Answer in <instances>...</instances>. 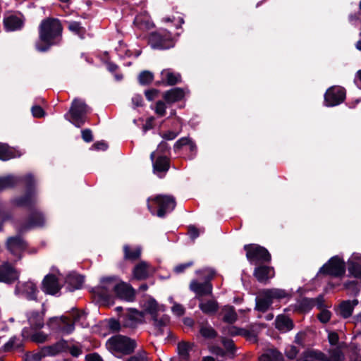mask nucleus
<instances>
[{"mask_svg":"<svg viewBox=\"0 0 361 361\" xmlns=\"http://www.w3.org/2000/svg\"><path fill=\"white\" fill-rule=\"evenodd\" d=\"M63 30L59 19L51 17L43 19L38 27V39L35 43L37 51L46 52L52 46L59 45L62 41Z\"/></svg>","mask_w":361,"mask_h":361,"instance_id":"f257e3e1","label":"nucleus"},{"mask_svg":"<svg viewBox=\"0 0 361 361\" xmlns=\"http://www.w3.org/2000/svg\"><path fill=\"white\" fill-rule=\"evenodd\" d=\"M91 108L84 100L75 98L71 104L69 111L65 114V118L77 128L82 127L87 121V115L91 112Z\"/></svg>","mask_w":361,"mask_h":361,"instance_id":"f03ea898","label":"nucleus"},{"mask_svg":"<svg viewBox=\"0 0 361 361\" xmlns=\"http://www.w3.org/2000/svg\"><path fill=\"white\" fill-rule=\"evenodd\" d=\"M176 204L175 198L169 195H157L147 200L148 209L159 217H164L166 214L173 211Z\"/></svg>","mask_w":361,"mask_h":361,"instance_id":"7ed1b4c3","label":"nucleus"},{"mask_svg":"<svg viewBox=\"0 0 361 361\" xmlns=\"http://www.w3.org/2000/svg\"><path fill=\"white\" fill-rule=\"evenodd\" d=\"M107 349L117 357L132 353L136 346L135 341L130 338L116 335L108 339L106 343Z\"/></svg>","mask_w":361,"mask_h":361,"instance_id":"20e7f679","label":"nucleus"},{"mask_svg":"<svg viewBox=\"0 0 361 361\" xmlns=\"http://www.w3.org/2000/svg\"><path fill=\"white\" fill-rule=\"evenodd\" d=\"M103 288H113L116 296L128 302H133L135 298V290L132 286L125 282L116 283L114 279L108 278L103 281Z\"/></svg>","mask_w":361,"mask_h":361,"instance_id":"39448f33","label":"nucleus"},{"mask_svg":"<svg viewBox=\"0 0 361 361\" xmlns=\"http://www.w3.org/2000/svg\"><path fill=\"white\" fill-rule=\"evenodd\" d=\"M148 42L154 49H167L174 47L175 38L169 31L159 30L149 35Z\"/></svg>","mask_w":361,"mask_h":361,"instance_id":"423d86ee","label":"nucleus"},{"mask_svg":"<svg viewBox=\"0 0 361 361\" xmlns=\"http://www.w3.org/2000/svg\"><path fill=\"white\" fill-rule=\"evenodd\" d=\"M247 260L253 264L268 263L271 259L269 251L257 244H248L244 246Z\"/></svg>","mask_w":361,"mask_h":361,"instance_id":"0eeeda50","label":"nucleus"},{"mask_svg":"<svg viewBox=\"0 0 361 361\" xmlns=\"http://www.w3.org/2000/svg\"><path fill=\"white\" fill-rule=\"evenodd\" d=\"M319 272L334 277H341L345 272V264L341 258L335 256L323 265Z\"/></svg>","mask_w":361,"mask_h":361,"instance_id":"6e6552de","label":"nucleus"},{"mask_svg":"<svg viewBox=\"0 0 361 361\" xmlns=\"http://www.w3.org/2000/svg\"><path fill=\"white\" fill-rule=\"evenodd\" d=\"M345 90L343 87L335 85L329 87L324 94V103L327 106H334L344 102Z\"/></svg>","mask_w":361,"mask_h":361,"instance_id":"1a4fd4ad","label":"nucleus"},{"mask_svg":"<svg viewBox=\"0 0 361 361\" xmlns=\"http://www.w3.org/2000/svg\"><path fill=\"white\" fill-rule=\"evenodd\" d=\"M152 161L153 171L159 177H163L170 168V159L165 155H156L152 152L150 155Z\"/></svg>","mask_w":361,"mask_h":361,"instance_id":"9d476101","label":"nucleus"},{"mask_svg":"<svg viewBox=\"0 0 361 361\" xmlns=\"http://www.w3.org/2000/svg\"><path fill=\"white\" fill-rule=\"evenodd\" d=\"M25 20V17L21 13H11L4 18V25L7 31L19 30L23 27Z\"/></svg>","mask_w":361,"mask_h":361,"instance_id":"9b49d317","label":"nucleus"},{"mask_svg":"<svg viewBox=\"0 0 361 361\" xmlns=\"http://www.w3.org/2000/svg\"><path fill=\"white\" fill-rule=\"evenodd\" d=\"M190 289L194 292L197 298L211 295L212 293L213 286L209 281H204L201 283L197 280H192L190 283Z\"/></svg>","mask_w":361,"mask_h":361,"instance_id":"f8f14e48","label":"nucleus"},{"mask_svg":"<svg viewBox=\"0 0 361 361\" xmlns=\"http://www.w3.org/2000/svg\"><path fill=\"white\" fill-rule=\"evenodd\" d=\"M61 288L58 278L54 274L47 275L42 281V290L50 295L57 293Z\"/></svg>","mask_w":361,"mask_h":361,"instance_id":"ddd939ff","label":"nucleus"},{"mask_svg":"<svg viewBox=\"0 0 361 361\" xmlns=\"http://www.w3.org/2000/svg\"><path fill=\"white\" fill-rule=\"evenodd\" d=\"M44 218L43 214L37 210H35L25 224L20 228V232H23L27 229L33 228L43 226Z\"/></svg>","mask_w":361,"mask_h":361,"instance_id":"4468645a","label":"nucleus"},{"mask_svg":"<svg viewBox=\"0 0 361 361\" xmlns=\"http://www.w3.org/2000/svg\"><path fill=\"white\" fill-rule=\"evenodd\" d=\"M153 271L152 266L147 262L137 263L133 269V277L137 280H144Z\"/></svg>","mask_w":361,"mask_h":361,"instance_id":"2eb2a0df","label":"nucleus"},{"mask_svg":"<svg viewBox=\"0 0 361 361\" xmlns=\"http://www.w3.org/2000/svg\"><path fill=\"white\" fill-rule=\"evenodd\" d=\"M274 269L271 267L259 265L255 267L253 275L261 283H266L274 276Z\"/></svg>","mask_w":361,"mask_h":361,"instance_id":"dca6fc26","label":"nucleus"},{"mask_svg":"<svg viewBox=\"0 0 361 361\" xmlns=\"http://www.w3.org/2000/svg\"><path fill=\"white\" fill-rule=\"evenodd\" d=\"M81 314L82 313L78 310H75L72 313L73 321H71L66 317H62L60 319L57 318H53L49 320V323H59L60 322L63 324V326L61 327L62 331L68 334L74 329V323L79 319Z\"/></svg>","mask_w":361,"mask_h":361,"instance_id":"f3484780","label":"nucleus"},{"mask_svg":"<svg viewBox=\"0 0 361 361\" xmlns=\"http://www.w3.org/2000/svg\"><path fill=\"white\" fill-rule=\"evenodd\" d=\"M18 277V273L8 263H5L0 267V281L11 283Z\"/></svg>","mask_w":361,"mask_h":361,"instance_id":"a211bd4d","label":"nucleus"},{"mask_svg":"<svg viewBox=\"0 0 361 361\" xmlns=\"http://www.w3.org/2000/svg\"><path fill=\"white\" fill-rule=\"evenodd\" d=\"M329 359H326L322 353L315 355H308L305 357L303 361H341L343 354L339 349H334L331 351Z\"/></svg>","mask_w":361,"mask_h":361,"instance_id":"6ab92c4d","label":"nucleus"},{"mask_svg":"<svg viewBox=\"0 0 361 361\" xmlns=\"http://www.w3.org/2000/svg\"><path fill=\"white\" fill-rule=\"evenodd\" d=\"M7 247L12 254L20 258L21 252L26 248V243L20 237L10 238L7 241Z\"/></svg>","mask_w":361,"mask_h":361,"instance_id":"aec40b11","label":"nucleus"},{"mask_svg":"<svg viewBox=\"0 0 361 361\" xmlns=\"http://www.w3.org/2000/svg\"><path fill=\"white\" fill-rule=\"evenodd\" d=\"M185 95V91L180 87H176L164 92L163 98L167 104H173L181 101Z\"/></svg>","mask_w":361,"mask_h":361,"instance_id":"412c9836","label":"nucleus"},{"mask_svg":"<svg viewBox=\"0 0 361 361\" xmlns=\"http://www.w3.org/2000/svg\"><path fill=\"white\" fill-rule=\"evenodd\" d=\"M123 258L128 261H136L142 255V248L139 245L126 244L123 247Z\"/></svg>","mask_w":361,"mask_h":361,"instance_id":"4be33fe9","label":"nucleus"},{"mask_svg":"<svg viewBox=\"0 0 361 361\" xmlns=\"http://www.w3.org/2000/svg\"><path fill=\"white\" fill-rule=\"evenodd\" d=\"M161 82L170 86H173L181 82V75L171 69H164L161 73Z\"/></svg>","mask_w":361,"mask_h":361,"instance_id":"5701e85b","label":"nucleus"},{"mask_svg":"<svg viewBox=\"0 0 361 361\" xmlns=\"http://www.w3.org/2000/svg\"><path fill=\"white\" fill-rule=\"evenodd\" d=\"M21 153L6 143L0 142V159L7 161L20 157Z\"/></svg>","mask_w":361,"mask_h":361,"instance_id":"b1692460","label":"nucleus"},{"mask_svg":"<svg viewBox=\"0 0 361 361\" xmlns=\"http://www.w3.org/2000/svg\"><path fill=\"white\" fill-rule=\"evenodd\" d=\"M275 326L278 330L286 332L293 329L294 324L293 320L288 317L280 314L276 319Z\"/></svg>","mask_w":361,"mask_h":361,"instance_id":"393cba45","label":"nucleus"},{"mask_svg":"<svg viewBox=\"0 0 361 361\" xmlns=\"http://www.w3.org/2000/svg\"><path fill=\"white\" fill-rule=\"evenodd\" d=\"M199 308L206 314H214L219 310V304L215 300H200Z\"/></svg>","mask_w":361,"mask_h":361,"instance_id":"a878e982","label":"nucleus"},{"mask_svg":"<svg viewBox=\"0 0 361 361\" xmlns=\"http://www.w3.org/2000/svg\"><path fill=\"white\" fill-rule=\"evenodd\" d=\"M68 347V343L64 340H61L55 344L45 347L44 348V353L49 355H55L58 353L66 351Z\"/></svg>","mask_w":361,"mask_h":361,"instance_id":"bb28decb","label":"nucleus"},{"mask_svg":"<svg viewBox=\"0 0 361 361\" xmlns=\"http://www.w3.org/2000/svg\"><path fill=\"white\" fill-rule=\"evenodd\" d=\"M144 317V312H140L136 310H130L129 313L126 315L125 326L133 327L137 323L142 322L143 321Z\"/></svg>","mask_w":361,"mask_h":361,"instance_id":"cd10ccee","label":"nucleus"},{"mask_svg":"<svg viewBox=\"0 0 361 361\" xmlns=\"http://www.w3.org/2000/svg\"><path fill=\"white\" fill-rule=\"evenodd\" d=\"M145 312L149 314L152 317H156V315L159 313H163L164 312V307L163 305H159L154 300L149 299L148 300L144 305Z\"/></svg>","mask_w":361,"mask_h":361,"instance_id":"c85d7f7f","label":"nucleus"},{"mask_svg":"<svg viewBox=\"0 0 361 361\" xmlns=\"http://www.w3.org/2000/svg\"><path fill=\"white\" fill-rule=\"evenodd\" d=\"M66 24L68 30L80 39H85L87 36V30L85 27L82 25L81 23L77 21H67Z\"/></svg>","mask_w":361,"mask_h":361,"instance_id":"c756f323","label":"nucleus"},{"mask_svg":"<svg viewBox=\"0 0 361 361\" xmlns=\"http://www.w3.org/2000/svg\"><path fill=\"white\" fill-rule=\"evenodd\" d=\"M27 318L32 329H40L44 326V314L42 313L31 312Z\"/></svg>","mask_w":361,"mask_h":361,"instance_id":"7c9ffc66","label":"nucleus"},{"mask_svg":"<svg viewBox=\"0 0 361 361\" xmlns=\"http://www.w3.org/2000/svg\"><path fill=\"white\" fill-rule=\"evenodd\" d=\"M84 279L82 276L78 274H70L66 278V283L69 290L79 289L82 287Z\"/></svg>","mask_w":361,"mask_h":361,"instance_id":"2f4dec72","label":"nucleus"},{"mask_svg":"<svg viewBox=\"0 0 361 361\" xmlns=\"http://www.w3.org/2000/svg\"><path fill=\"white\" fill-rule=\"evenodd\" d=\"M221 314L223 315V321L226 323L233 324L238 319V314L233 306H224L221 310Z\"/></svg>","mask_w":361,"mask_h":361,"instance_id":"473e14b6","label":"nucleus"},{"mask_svg":"<svg viewBox=\"0 0 361 361\" xmlns=\"http://www.w3.org/2000/svg\"><path fill=\"white\" fill-rule=\"evenodd\" d=\"M314 306H317L319 309L322 308V298H318L317 299L304 298L300 301V308L302 311H308Z\"/></svg>","mask_w":361,"mask_h":361,"instance_id":"72a5a7b5","label":"nucleus"},{"mask_svg":"<svg viewBox=\"0 0 361 361\" xmlns=\"http://www.w3.org/2000/svg\"><path fill=\"white\" fill-rule=\"evenodd\" d=\"M23 347L22 341L16 337H12L7 343L1 346L0 350L3 352H11L20 350Z\"/></svg>","mask_w":361,"mask_h":361,"instance_id":"f704fd0d","label":"nucleus"},{"mask_svg":"<svg viewBox=\"0 0 361 361\" xmlns=\"http://www.w3.org/2000/svg\"><path fill=\"white\" fill-rule=\"evenodd\" d=\"M190 146V152H194L196 151V145L188 137H185L179 139L174 145L173 148L175 151L181 149L183 147Z\"/></svg>","mask_w":361,"mask_h":361,"instance_id":"c9c22d12","label":"nucleus"},{"mask_svg":"<svg viewBox=\"0 0 361 361\" xmlns=\"http://www.w3.org/2000/svg\"><path fill=\"white\" fill-rule=\"evenodd\" d=\"M192 343L188 342H180L178 345V351L180 360L189 361V352L192 350Z\"/></svg>","mask_w":361,"mask_h":361,"instance_id":"e433bc0d","label":"nucleus"},{"mask_svg":"<svg viewBox=\"0 0 361 361\" xmlns=\"http://www.w3.org/2000/svg\"><path fill=\"white\" fill-rule=\"evenodd\" d=\"M200 334L205 338H214L217 336V332L207 322L200 324Z\"/></svg>","mask_w":361,"mask_h":361,"instance_id":"4c0bfd02","label":"nucleus"},{"mask_svg":"<svg viewBox=\"0 0 361 361\" xmlns=\"http://www.w3.org/2000/svg\"><path fill=\"white\" fill-rule=\"evenodd\" d=\"M22 291L26 294L27 297L30 300H36L37 299V289L36 285L31 282L28 281L25 283L23 285Z\"/></svg>","mask_w":361,"mask_h":361,"instance_id":"58836bf2","label":"nucleus"},{"mask_svg":"<svg viewBox=\"0 0 361 361\" xmlns=\"http://www.w3.org/2000/svg\"><path fill=\"white\" fill-rule=\"evenodd\" d=\"M152 319L154 326L159 330L160 334H162V327L167 326L170 321L169 316L164 314H161V313L152 317Z\"/></svg>","mask_w":361,"mask_h":361,"instance_id":"ea45409f","label":"nucleus"},{"mask_svg":"<svg viewBox=\"0 0 361 361\" xmlns=\"http://www.w3.org/2000/svg\"><path fill=\"white\" fill-rule=\"evenodd\" d=\"M357 304V302H355L353 304L350 301H343L341 303L339 306V311L341 315L344 318H348L351 316L354 306Z\"/></svg>","mask_w":361,"mask_h":361,"instance_id":"a19ab883","label":"nucleus"},{"mask_svg":"<svg viewBox=\"0 0 361 361\" xmlns=\"http://www.w3.org/2000/svg\"><path fill=\"white\" fill-rule=\"evenodd\" d=\"M35 202V197L32 194H26L24 197L15 200V204L19 207H31Z\"/></svg>","mask_w":361,"mask_h":361,"instance_id":"79ce46f5","label":"nucleus"},{"mask_svg":"<svg viewBox=\"0 0 361 361\" xmlns=\"http://www.w3.org/2000/svg\"><path fill=\"white\" fill-rule=\"evenodd\" d=\"M17 182V179L13 176L0 178V191L13 187Z\"/></svg>","mask_w":361,"mask_h":361,"instance_id":"37998d69","label":"nucleus"},{"mask_svg":"<svg viewBox=\"0 0 361 361\" xmlns=\"http://www.w3.org/2000/svg\"><path fill=\"white\" fill-rule=\"evenodd\" d=\"M226 334L230 335V336H248L250 334V332L244 329L238 328L235 326H231L228 327L226 330Z\"/></svg>","mask_w":361,"mask_h":361,"instance_id":"c03bdc74","label":"nucleus"},{"mask_svg":"<svg viewBox=\"0 0 361 361\" xmlns=\"http://www.w3.org/2000/svg\"><path fill=\"white\" fill-rule=\"evenodd\" d=\"M349 273L355 278L361 279V264L357 262H351L348 264Z\"/></svg>","mask_w":361,"mask_h":361,"instance_id":"a18cd8bd","label":"nucleus"},{"mask_svg":"<svg viewBox=\"0 0 361 361\" xmlns=\"http://www.w3.org/2000/svg\"><path fill=\"white\" fill-rule=\"evenodd\" d=\"M166 102L159 100L155 103L154 107L153 108L154 113L158 117H164L166 114Z\"/></svg>","mask_w":361,"mask_h":361,"instance_id":"49530a36","label":"nucleus"},{"mask_svg":"<svg viewBox=\"0 0 361 361\" xmlns=\"http://www.w3.org/2000/svg\"><path fill=\"white\" fill-rule=\"evenodd\" d=\"M271 304V300L267 296V298L259 299L257 301L256 309L260 312H266Z\"/></svg>","mask_w":361,"mask_h":361,"instance_id":"de8ad7c7","label":"nucleus"},{"mask_svg":"<svg viewBox=\"0 0 361 361\" xmlns=\"http://www.w3.org/2000/svg\"><path fill=\"white\" fill-rule=\"evenodd\" d=\"M49 339L48 334L42 332V331H38L31 335L30 340L32 342L37 343H43L47 341Z\"/></svg>","mask_w":361,"mask_h":361,"instance_id":"09e8293b","label":"nucleus"},{"mask_svg":"<svg viewBox=\"0 0 361 361\" xmlns=\"http://www.w3.org/2000/svg\"><path fill=\"white\" fill-rule=\"evenodd\" d=\"M138 78L140 84L148 85L152 82L154 75L151 72L145 71L139 75Z\"/></svg>","mask_w":361,"mask_h":361,"instance_id":"8fccbe9b","label":"nucleus"},{"mask_svg":"<svg viewBox=\"0 0 361 361\" xmlns=\"http://www.w3.org/2000/svg\"><path fill=\"white\" fill-rule=\"evenodd\" d=\"M287 293L279 289L271 290L267 292L266 296H268L270 299L271 298H283L286 296Z\"/></svg>","mask_w":361,"mask_h":361,"instance_id":"3c124183","label":"nucleus"},{"mask_svg":"<svg viewBox=\"0 0 361 361\" xmlns=\"http://www.w3.org/2000/svg\"><path fill=\"white\" fill-rule=\"evenodd\" d=\"M197 274L203 275L205 278V281H209V282H211V280H212L216 275V272L212 269H204L201 271H198Z\"/></svg>","mask_w":361,"mask_h":361,"instance_id":"603ef678","label":"nucleus"},{"mask_svg":"<svg viewBox=\"0 0 361 361\" xmlns=\"http://www.w3.org/2000/svg\"><path fill=\"white\" fill-rule=\"evenodd\" d=\"M21 181L25 185V186L28 189L32 188L35 183V178L32 174L25 175L22 178Z\"/></svg>","mask_w":361,"mask_h":361,"instance_id":"864d4df0","label":"nucleus"},{"mask_svg":"<svg viewBox=\"0 0 361 361\" xmlns=\"http://www.w3.org/2000/svg\"><path fill=\"white\" fill-rule=\"evenodd\" d=\"M32 114L35 118H42L45 115V112L39 105H34L31 109Z\"/></svg>","mask_w":361,"mask_h":361,"instance_id":"5fc2aeb1","label":"nucleus"},{"mask_svg":"<svg viewBox=\"0 0 361 361\" xmlns=\"http://www.w3.org/2000/svg\"><path fill=\"white\" fill-rule=\"evenodd\" d=\"M271 361H283V355L276 349H269Z\"/></svg>","mask_w":361,"mask_h":361,"instance_id":"6e6d98bb","label":"nucleus"},{"mask_svg":"<svg viewBox=\"0 0 361 361\" xmlns=\"http://www.w3.org/2000/svg\"><path fill=\"white\" fill-rule=\"evenodd\" d=\"M126 361H148L147 353L145 351L138 353Z\"/></svg>","mask_w":361,"mask_h":361,"instance_id":"4d7b16f0","label":"nucleus"},{"mask_svg":"<svg viewBox=\"0 0 361 361\" xmlns=\"http://www.w3.org/2000/svg\"><path fill=\"white\" fill-rule=\"evenodd\" d=\"M317 317L321 322L326 323L331 318V312L326 310H323L318 314Z\"/></svg>","mask_w":361,"mask_h":361,"instance_id":"13d9d810","label":"nucleus"},{"mask_svg":"<svg viewBox=\"0 0 361 361\" xmlns=\"http://www.w3.org/2000/svg\"><path fill=\"white\" fill-rule=\"evenodd\" d=\"M159 91L156 89H150L145 91V95L149 101H152L158 97Z\"/></svg>","mask_w":361,"mask_h":361,"instance_id":"bf43d9fd","label":"nucleus"},{"mask_svg":"<svg viewBox=\"0 0 361 361\" xmlns=\"http://www.w3.org/2000/svg\"><path fill=\"white\" fill-rule=\"evenodd\" d=\"M298 350L296 347L290 345L286 350V356L290 359L295 358L298 355Z\"/></svg>","mask_w":361,"mask_h":361,"instance_id":"052dcab7","label":"nucleus"},{"mask_svg":"<svg viewBox=\"0 0 361 361\" xmlns=\"http://www.w3.org/2000/svg\"><path fill=\"white\" fill-rule=\"evenodd\" d=\"M81 133H82V138L83 139L84 141H85L87 142H90L92 141L93 137H92V133L91 130L84 129L82 130Z\"/></svg>","mask_w":361,"mask_h":361,"instance_id":"680f3d73","label":"nucleus"},{"mask_svg":"<svg viewBox=\"0 0 361 361\" xmlns=\"http://www.w3.org/2000/svg\"><path fill=\"white\" fill-rule=\"evenodd\" d=\"M67 350L74 357H78L82 353L81 348L77 345H68Z\"/></svg>","mask_w":361,"mask_h":361,"instance_id":"e2e57ef3","label":"nucleus"},{"mask_svg":"<svg viewBox=\"0 0 361 361\" xmlns=\"http://www.w3.org/2000/svg\"><path fill=\"white\" fill-rule=\"evenodd\" d=\"M155 118L153 116L149 117L143 126V129L145 131L152 129L154 126Z\"/></svg>","mask_w":361,"mask_h":361,"instance_id":"0e129e2a","label":"nucleus"},{"mask_svg":"<svg viewBox=\"0 0 361 361\" xmlns=\"http://www.w3.org/2000/svg\"><path fill=\"white\" fill-rule=\"evenodd\" d=\"M188 232L190 238L195 239L200 235V231L197 228L194 226H190L188 229Z\"/></svg>","mask_w":361,"mask_h":361,"instance_id":"69168bd1","label":"nucleus"},{"mask_svg":"<svg viewBox=\"0 0 361 361\" xmlns=\"http://www.w3.org/2000/svg\"><path fill=\"white\" fill-rule=\"evenodd\" d=\"M173 312L178 315V316H182L185 313V309L181 305L176 304L172 307Z\"/></svg>","mask_w":361,"mask_h":361,"instance_id":"338daca9","label":"nucleus"},{"mask_svg":"<svg viewBox=\"0 0 361 361\" xmlns=\"http://www.w3.org/2000/svg\"><path fill=\"white\" fill-rule=\"evenodd\" d=\"M178 133H175L173 131L169 130V131L164 133L161 135V137L164 139L167 140H173L178 136Z\"/></svg>","mask_w":361,"mask_h":361,"instance_id":"774afa93","label":"nucleus"}]
</instances>
